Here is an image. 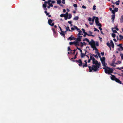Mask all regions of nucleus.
Returning <instances> with one entry per match:
<instances>
[{
	"instance_id": "nucleus-9",
	"label": "nucleus",
	"mask_w": 123,
	"mask_h": 123,
	"mask_svg": "<svg viewBox=\"0 0 123 123\" xmlns=\"http://www.w3.org/2000/svg\"><path fill=\"white\" fill-rule=\"evenodd\" d=\"M92 63L93 64H97L98 63V62L94 58H93V59L92 60Z\"/></svg>"
},
{
	"instance_id": "nucleus-46",
	"label": "nucleus",
	"mask_w": 123,
	"mask_h": 123,
	"mask_svg": "<svg viewBox=\"0 0 123 123\" xmlns=\"http://www.w3.org/2000/svg\"><path fill=\"white\" fill-rule=\"evenodd\" d=\"M74 26L75 28V29L77 30L78 31H79V30H80V29H78L77 26Z\"/></svg>"
},
{
	"instance_id": "nucleus-33",
	"label": "nucleus",
	"mask_w": 123,
	"mask_h": 123,
	"mask_svg": "<svg viewBox=\"0 0 123 123\" xmlns=\"http://www.w3.org/2000/svg\"><path fill=\"white\" fill-rule=\"evenodd\" d=\"M87 63H85L83 65V68H84V67H87Z\"/></svg>"
},
{
	"instance_id": "nucleus-17",
	"label": "nucleus",
	"mask_w": 123,
	"mask_h": 123,
	"mask_svg": "<svg viewBox=\"0 0 123 123\" xmlns=\"http://www.w3.org/2000/svg\"><path fill=\"white\" fill-rule=\"evenodd\" d=\"M118 50L119 51L123 50V47L122 46H120L118 49Z\"/></svg>"
},
{
	"instance_id": "nucleus-62",
	"label": "nucleus",
	"mask_w": 123,
	"mask_h": 123,
	"mask_svg": "<svg viewBox=\"0 0 123 123\" xmlns=\"http://www.w3.org/2000/svg\"><path fill=\"white\" fill-rule=\"evenodd\" d=\"M122 45V44H118L117 45V46H119V47H120V46H121Z\"/></svg>"
},
{
	"instance_id": "nucleus-31",
	"label": "nucleus",
	"mask_w": 123,
	"mask_h": 123,
	"mask_svg": "<svg viewBox=\"0 0 123 123\" xmlns=\"http://www.w3.org/2000/svg\"><path fill=\"white\" fill-rule=\"evenodd\" d=\"M111 36L113 37L114 38L116 37V34L114 33H113L112 34Z\"/></svg>"
},
{
	"instance_id": "nucleus-29",
	"label": "nucleus",
	"mask_w": 123,
	"mask_h": 123,
	"mask_svg": "<svg viewBox=\"0 0 123 123\" xmlns=\"http://www.w3.org/2000/svg\"><path fill=\"white\" fill-rule=\"evenodd\" d=\"M69 27H68V26L67 27H66V31H71L69 29Z\"/></svg>"
},
{
	"instance_id": "nucleus-48",
	"label": "nucleus",
	"mask_w": 123,
	"mask_h": 123,
	"mask_svg": "<svg viewBox=\"0 0 123 123\" xmlns=\"http://www.w3.org/2000/svg\"><path fill=\"white\" fill-rule=\"evenodd\" d=\"M112 31H113V32L114 33H117V31H116V30L113 29V30H112Z\"/></svg>"
},
{
	"instance_id": "nucleus-10",
	"label": "nucleus",
	"mask_w": 123,
	"mask_h": 123,
	"mask_svg": "<svg viewBox=\"0 0 123 123\" xmlns=\"http://www.w3.org/2000/svg\"><path fill=\"white\" fill-rule=\"evenodd\" d=\"M84 50L85 51V54L82 53V52L81 53V58H83L84 56L86 55V54L87 52V51L85 49Z\"/></svg>"
},
{
	"instance_id": "nucleus-27",
	"label": "nucleus",
	"mask_w": 123,
	"mask_h": 123,
	"mask_svg": "<svg viewBox=\"0 0 123 123\" xmlns=\"http://www.w3.org/2000/svg\"><path fill=\"white\" fill-rule=\"evenodd\" d=\"M65 32L64 31H63L62 32H61L60 33V34H61L63 36H65Z\"/></svg>"
},
{
	"instance_id": "nucleus-21",
	"label": "nucleus",
	"mask_w": 123,
	"mask_h": 123,
	"mask_svg": "<svg viewBox=\"0 0 123 123\" xmlns=\"http://www.w3.org/2000/svg\"><path fill=\"white\" fill-rule=\"evenodd\" d=\"M119 40H122L123 39V36L122 35H119Z\"/></svg>"
},
{
	"instance_id": "nucleus-13",
	"label": "nucleus",
	"mask_w": 123,
	"mask_h": 123,
	"mask_svg": "<svg viewBox=\"0 0 123 123\" xmlns=\"http://www.w3.org/2000/svg\"><path fill=\"white\" fill-rule=\"evenodd\" d=\"M115 81L116 82L119 83L120 84H121L122 83L121 81H120L118 78H117Z\"/></svg>"
},
{
	"instance_id": "nucleus-64",
	"label": "nucleus",
	"mask_w": 123,
	"mask_h": 123,
	"mask_svg": "<svg viewBox=\"0 0 123 123\" xmlns=\"http://www.w3.org/2000/svg\"><path fill=\"white\" fill-rule=\"evenodd\" d=\"M51 2H52V3L54 4V3H55V1L53 0V1H51Z\"/></svg>"
},
{
	"instance_id": "nucleus-58",
	"label": "nucleus",
	"mask_w": 123,
	"mask_h": 123,
	"mask_svg": "<svg viewBox=\"0 0 123 123\" xmlns=\"http://www.w3.org/2000/svg\"><path fill=\"white\" fill-rule=\"evenodd\" d=\"M59 28L60 29L61 32H63V31H62V30L61 27L60 26H59Z\"/></svg>"
},
{
	"instance_id": "nucleus-45",
	"label": "nucleus",
	"mask_w": 123,
	"mask_h": 123,
	"mask_svg": "<svg viewBox=\"0 0 123 123\" xmlns=\"http://www.w3.org/2000/svg\"><path fill=\"white\" fill-rule=\"evenodd\" d=\"M120 55L121 57V59H123V54H120Z\"/></svg>"
},
{
	"instance_id": "nucleus-55",
	"label": "nucleus",
	"mask_w": 123,
	"mask_h": 123,
	"mask_svg": "<svg viewBox=\"0 0 123 123\" xmlns=\"http://www.w3.org/2000/svg\"><path fill=\"white\" fill-rule=\"evenodd\" d=\"M68 51H72V50H71L70 47H68Z\"/></svg>"
},
{
	"instance_id": "nucleus-39",
	"label": "nucleus",
	"mask_w": 123,
	"mask_h": 123,
	"mask_svg": "<svg viewBox=\"0 0 123 123\" xmlns=\"http://www.w3.org/2000/svg\"><path fill=\"white\" fill-rule=\"evenodd\" d=\"M72 15L70 14H69V17H68V19H70L72 18Z\"/></svg>"
},
{
	"instance_id": "nucleus-37",
	"label": "nucleus",
	"mask_w": 123,
	"mask_h": 123,
	"mask_svg": "<svg viewBox=\"0 0 123 123\" xmlns=\"http://www.w3.org/2000/svg\"><path fill=\"white\" fill-rule=\"evenodd\" d=\"M44 13L46 14V15L47 16L49 14V13L48 12L46 11H44Z\"/></svg>"
},
{
	"instance_id": "nucleus-54",
	"label": "nucleus",
	"mask_w": 123,
	"mask_h": 123,
	"mask_svg": "<svg viewBox=\"0 0 123 123\" xmlns=\"http://www.w3.org/2000/svg\"><path fill=\"white\" fill-rule=\"evenodd\" d=\"M88 20L89 21L91 22L92 21V18H91L89 17V18Z\"/></svg>"
},
{
	"instance_id": "nucleus-23",
	"label": "nucleus",
	"mask_w": 123,
	"mask_h": 123,
	"mask_svg": "<svg viewBox=\"0 0 123 123\" xmlns=\"http://www.w3.org/2000/svg\"><path fill=\"white\" fill-rule=\"evenodd\" d=\"M105 57H103L102 58H100V60L101 62L105 61Z\"/></svg>"
},
{
	"instance_id": "nucleus-52",
	"label": "nucleus",
	"mask_w": 123,
	"mask_h": 123,
	"mask_svg": "<svg viewBox=\"0 0 123 123\" xmlns=\"http://www.w3.org/2000/svg\"><path fill=\"white\" fill-rule=\"evenodd\" d=\"M116 60V59L115 58L113 59L112 61V63H115Z\"/></svg>"
},
{
	"instance_id": "nucleus-44",
	"label": "nucleus",
	"mask_w": 123,
	"mask_h": 123,
	"mask_svg": "<svg viewBox=\"0 0 123 123\" xmlns=\"http://www.w3.org/2000/svg\"><path fill=\"white\" fill-rule=\"evenodd\" d=\"M111 12L113 14H115V10H112L111 11Z\"/></svg>"
},
{
	"instance_id": "nucleus-20",
	"label": "nucleus",
	"mask_w": 123,
	"mask_h": 123,
	"mask_svg": "<svg viewBox=\"0 0 123 123\" xmlns=\"http://www.w3.org/2000/svg\"><path fill=\"white\" fill-rule=\"evenodd\" d=\"M115 29H116L117 31L119 30V29L117 28V26H115L114 27L112 28V30H113V29L115 30Z\"/></svg>"
},
{
	"instance_id": "nucleus-49",
	"label": "nucleus",
	"mask_w": 123,
	"mask_h": 123,
	"mask_svg": "<svg viewBox=\"0 0 123 123\" xmlns=\"http://www.w3.org/2000/svg\"><path fill=\"white\" fill-rule=\"evenodd\" d=\"M74 42H70L69 43V44L70 45H72L73 44H74Z\"/></svg>"
},
{
	"instance_id": "nucleus-1",
	"label": "nucleus",
	"mask_w": 123,
	"mask_h": 123,
	"mask_svg": "<svg viewBox=\"0 0 123 123\" xmlns=\"http://www.w3.org/2000/svg\"><path fill=\"white\" fill-rule=\"evenodd\" d=\"M95 64V65H92V67H91L90 66H88L90 72H91L92 70H93L95 72L99 70L98 68L100 66V63L99 62L97 64Z\"/></svg>"
},
{
	"instance_id": "nucleus-5",
	"label": "nucleus",
	"mask_w": 123,
	"mask_h": 123,
	"mask_svg": "<svg viewBox=\"0 0 123 123\" xmlns=\"http://www.w3.org/2000/svg\"><path fill=\"white\" fill-rule=\"evenodd\" d=\"M54 21V20H51V19H48V23L49 24L50 26H53L54 25V22H53L52 24H51L52 22H53Z\"/></svg>"
},
{
	"instance_id": "nucleus-36",
	"label": "nucleus",
	"mask_w": 123,
	"mask_h": 123,
	"mask_svg": "<svg viewBox=\"0 0 123 123\" xmlns=\"http://www.w3.org/2000/svg\"><path fill=\"white\" fill-rule=\"evenodd\" d=\"M68 40H70L71 41L72 40H74V39L73 38L71 37H69L68 39Z\"/></svg>"
},
{
	"instance_id": "nucleus-34",
	"label": "nucleus",
	"mask_w": 123,
	"mask_h": 123,
	"mask_svg": "<svg viewBox=\"0 0 123 123\" xmlns=\"http://www.w3.org/2000/svg\"><path fill=\"white\" fill-rule=\"evenodd\" d=\"M120 1L119 0H118V1L116 2L115 3L117 5H118L119 4V2Z\"/></svg>"
},
{
	"instance_id": "nucleus-30",
	"label": "nucleus",
	"mask_w": 123,
	"mask_h": 123,
	"mask_svg": "<svg viewBox=\"0 0 123 123\" xmlns=\"http://www.w3.org/2000/svg\"><path fill=\"white\" fill-rule=\"evenodd\" d=\"M56 1L58 4H60L61 3V0H56Z\"/></svg>"
},
{
	"instance_id": "nucleus-47",
	"label": "nucleus",
	"mask_w": 123,
	"mask_h": 123,
	"mask_svg": "<svg viewBox=\"0 0 123 123\" xmlns=\"http://www.w3.org/2000/svg\"><path fill=\"white\" fill-rule=\"evenodd\" d=\"M64 19L65 20H67V19L68 18V17L67 16H65L64 17Z\"/></svg>"
},
{
	"instance_id": "nucleus-40",
	"label": "nucleus",
	"mask_w": 123,
	"mask_h": 123,
	"mask_svg": "<svg viewBox=\"0 0 123 123\" xmlns=\"http://www.w3.org/2000/svg\"><path fill=\"white\" fill-rule=\"evenodd\" d=\"M65 14H62L60 15V16L61 17H64L65 16Z\"/></svg>"
},
{
	"instance_id": "nucleus-43",
	"label": "nucleus",
	"mask_w": 123,
	"mask_h": 123,
	"mask_svg": "<svg viewBox=\"0 0 123 123\" xmlns=\"http://www.w3.org/2000/svg\"><path fill=\"white\" fill-rule=\"evenodd\" d=\"M43 8H46V4H43Z\"/></svg>"
},
{
	"instance_id": "nucleus-42",
	"label": "nucleus",
	"mask_w": 123,
	"mask_h": 123,
	"mask_svg": "<svg viewBox=\"0 0 123 123\" xmlns=\"http://www.w3.org/2000/svg\"><path fill=\"white\" fill-rule=\"evenodd\" d=\"M114 10L115 11V12H117L118 11V9L116 7L115 8Z\"/></svg>"
},
{
	"instance_id": "nucleus-3",
	"label": "nucleus",
	"mask_w": 123,
	"mask_h": 123,
	"mask_svg": "<svg viewBox=\"0 0 123 123\" xmlns=\"http://www.w3.org/2000/svg\"><path fill=\"white\" fill-rule=\"evenodd\" d=\"M90 45L92 48L94 49L96 51H98V49L96 47V44L94 41L92 42V43Z\"/></svg>"
},
{
	"instance_id": "nucleus-11",
	"label": "nucleus",
	"mask_w": 123,
	"mask_h": 123,
	"mask_svg": "<svg viewBox=\"0 0 123 123\" xmlns=\"http://www.w3.org/2000/svg\"><path fill=\"white\" fill-rule=\"evenodd\" d=\"M78 63H79L78 65L79 66L81 67L83 65V63L81 59H79V61Z\"/></svg>"
},
{
	"instance_id": "nucleus-2",
	"label": "nucleus",
	"mask_w": 123,
	"mask_h": 123,
	"mask_svg": "<svg viewBox=\"0 0 123 123\" xmlns=\"http://www.w3.org/2000/svg\"><path fill=\"white\" fill-rule=\"evenodd\" d=\"M105 69V73L107 74H111L113 72V70L112 68H111L108 67H106V68H103Z\"/></svg>"
},
{
	"instance_id": "nucleus-18",
	"label": "nucleus",
	"mask_w": 123,
	"mask_h": 123,
	"mask_svg": "<svg viewBox=\"0 0 123 123\" xmlns=\"http://www.w3.org/2000/svg\"><path fill=\"white\" fill-rule=\"evenodd\" d=\"M81 38L79 37L77 38H76V39H74V40L80 42V41L81 40Z\"/></svg>"
},
{
	"instance_id": "nucleus-7",
	"label": "nucleus",
	"mask_w": 123,
	"mask_h": 123,
	"mask_svg": "<svg viewBox=\"0 0 123 123\" xmlns=\"http://www.w3.org/2000/svg\"><path fill=\"white\" fill-rule=\"evenodd\" d=\"M95 23L96 24V25L98 26V25L99 24H100V23H99V22L98 21V18L97 17H96V18L95 19Z\"/></svg>"
},
{
	"instance_id": "nucleus-14",
	"label": "nucleus",
	"mask_w": 123,
	"mask_h": 123,
	"mask_svg": "<svg viewBox=\"0 0 123 123\" xmlns=\"http://www.w3.org/2000/svg\"><path fill=\"white\" fill-rule=\"evenodd\" d=\"M115 14H113L111 15V19H112V21L113 22H114V19L115 17Z\"/></svg>"
},
{
	"instance_id": "nucleus-60",
	"label": "nucleus",
	"mask_w": 123,
	"mask_h": 123,
	"mask_svg": "<svg viewBox=\"0 0 123 123\" xmlns=\"http://www.w3.org/2000/svg\"><path fill=\"white\" fill-rule=\"evenodd\" d=\"M94 56H93L95 58H98V56L97 55H94Z\"/></svg>"
},
{
	"instance_id": "nucleus-4",
	"label": "nucleus",
	"mask_w": 123,
	"mask_h": 123,
	"mask_svg": "<svg viewBox=\"0 0 123 123\" xmlns=\"http://www.w3.org/2000/svg\"><path fill=\"white\" fill-rule=\"evenodd\" d=\"M83 41H86L87 42H88L89 43V44L90 45H91V44H92V42L94 41L93 39H92L91 40V41L90 42L89 40L87 38H86L85 39H83Z\"/></svg>"
},
{
	"instance_id": "nucleus-15",
	"label": "nucleus",
	"mask_w": 123,
	"mask_h": 123,
	"mask_svg": "<svg viewBox=\"0 0 123 123\" xmlns=\"http://www.w3.org/2000/svg\"><path fill=\"white\" fill-rule=\"evenodd\" d=\"M78 31L79 32L78 34V35H82L83 34L81 30Z\"/></svg>"
},
{
	"instance_id": "nucleus-50",
	"label": "nucleus",
	"mask_w": 123,
	"mask_h": 123,
	"mask_svg": "<svg viewBox=\"0 0 123 123\" xmlns=\"http://www.w3.org/2000/svg\"><path fill=\"white\" fill-rule=\"evenodd\" d=\"M49 6H50L51 7H53V4L52 3H49L48 4Z\"/></svg>"
},
{
	"instance_id": "nucleus-8",
	"label": "nucleus",
	"mask_w": 123,
	"mask_h": 123,
	"mask_svg": "<svg viewBox=\"0 0 123 123\" xmlns=\"http://www.w3.org/2000/svg\"><path fill=\"white\" fill-rule=\"evenodd\" d=\"M111 79L112 80L115 81L117 78L115 76L111 74Z\"/></svg>"
},
{
	"instance_id": "nucleus-19",
	"label": "nucleus",
	"mask_w": 123,
	"mask_h": 123,
	"mask_svg": "<svg viewBox=\"0 0 123 123\" xmlns=\"http://www.w3.org/2000/svg\"><path fill=\"white\" fill-rule=\"evenodd\" d=\"M102 63L103 66L105 67L107 65V64L105 62V61L101 62Z\"/></svg>"
},
{
	"instance_id": "nucleus-32",
	"label": "nucleus",
	"mask_w": 123,
	"mask_h": 123,
	"mask_svg": "<svg viewBox=\"0 0 123 123\" xmlns=\"http://www.w3.org/2000/svg\"><path fill=\"white\" fill-rule=\"evenodd\" d=\"M84 34L83 35V36L84 37H85L86 35H87L88 36V35H89V34H88L87 33V32H85V33H84Z\"/></svg>"
},
{
	"instance_id": "nucleus-51",
	"label": "nucleus",
	"mask_w": 123,
	"mask_h": 123,
	"mask_svg": "<svg viewBox=\"0 0 123 123\" xmlns=\"http://www.w3.org/2000/svg\"><path fill=\"white\" fill-rule=\"evenodd\" d=\"M73 6L75 8H76L77 7V5L76 4H74Z\"/></svg>"
},
{
	"instance_id": "nucleus-16",
	"label": "nucleus",
	"mask_w": 123,
	"mask_h": 123,
	"mask_svg": "<svg viewBox=\"0 0 123 123\" xmlns=\"http://www.w3.org/2000/svg\"><path fill=\"white\" fill-rule=\"evenodd\" d=\"M98 26H99L98 27V29L100 30L101 31L102 30V28H101V27L102 26V25L101 24H99L98 25Z\"/></svg>"
},
{
	"instance_id": "nucleus-61",
	"label": "nucleus",
	"mask_w": 123,
	"mask_h": 123,
	"mask_svg": "<svg viewBox=\"0 0 123 123\" xmlns=\"http://www.w3.org/2000/svg\"><path fill=\"white\" fill-rule=\"evenodd\" d=\"M51 0H49L48 1V4L50 3V2H51Z\"/></svg>"
},
{
	"instance_id": "nucleus-26",
	"label": "nucleus",
	"mask_w": 123,
	"mask_h": 123,
	"mask_svg": "<svg viewBox=\"0 0 123 123\" xmlns=\"http://www.w3.org/2000/svg\"><path fill=\"white\" fill-rule=\"evenodd\" d=\"M84 43L82 42H80V47H82L83 46Z\"/></svg>"
},
{
	"instance_id": "nucleus-35",
	"label": "nucleus",
	"mask_w": 123,
	"mask_h": 123,
	"mask_svg": "<svg viewBox=\"0 0 123 123\" xmlns=\"http://www.w3.org/2000/svg\"><path fill=\"white\" fill-rule=\"evenodd\" d=\"M97 55H98L99 57V58H101V56L100 55V53L99 52H97Z\"/></svg>"
},
{
	"instance_id": "nucleus-25",
	"label": "nucleus",
	"mask_w": 123,
	"mask_h": 123,
	"mask_svg": "<svg viewBox=\"0 0 123 123\" xmlns=\"http://www.w3.org/2000/svg\"><path fill=\"white\" fill-rule=\"evenodd\" d=\"M89 54L90 55V60H92L93 59V58L94 57H93V56H92V54L91 53H90Z\"/></svg>"
},
{
	"instance_id": "nucleus-6",
	"label": "nucleus",
	"mask_w": 123,
	"mask_h": 123,
	"mask_svg": "<svg viewBox=\"0 0 123 123\" xmlns=\"http://www.w3.org/2000/svg\"><path fill=\"white\" fill-rule=\"evenodd\" d=\"M74 45L76 46H80V42L78 41H74Z\"/></svg>"
},
{
	"instance_id": "nucleus-57",
	"label": "nucleus",
	"mask_w": 123,
	"mask_h": 123,
	"mask_svg": "<svg viewBox=\"0 0 123 123\" xmlns=\"http://www.w3.org/2000/svg\"><path fill=\"white\" fill-rule=\"evenodd\" d=\"M70 37H71L73 38H74V39H76V38H75L72 35H71Z\"/></svg>"
},
{
	"instance_id": "nucleus-24",
	"label": "nucleus",
	"mask_w": 123,
	"mask_h": 123,
	"mask_svg": "<svg viewBox=\"0 0 123 123\" xmlns=\"http://www.w3.org/2000/svg\"><path fill=\"white\" fill-rule=\"evenodd\" d=\"M120 22L122 23L123 22V15L121 16L120 19Z\"/></svg>"
},
{
	"instance_id": "nucleus-41",
	"label": "nucleus",
	"mask_w": 123,
	"mask_h": 123,
	"mask_svg": "<svg viewBox=\"0 0 123 123\" xmlns=\"http://www.w3.org/2000/svg\"><path fill=\"white\" fill-rule=\"evenodd\" d=\"M114 63H112L111 64V65L112 66L115 67L116 66L114 64Z\"/></svg>"
},
{
	"instance_id": "nucleus-56",
	"label": "nucleus",
	"mask_w": 123,
	"mask_h": 123,
	"mask_svg": "<svg viewBox=\"0 0 123 123\" xmlns=\"http://www.w3.org/2000/svg\"><path fill=\"white\" fill-rule=\"evenodd\" d=\"M83 31V32H83V33H85V32H85V30L84 29H81Z\"/></svg>"
},
{
	"instance_id": "nucleus-59",
	"label": "nucleus",
	"mask_w": 123,
	"mask_h": 123,
	"mask_svg": "<svg viewBox=\"0 0 123 123\" xmlns=\"http://www.w3.org/2000/svg\"><path fill=\"white\" fill-rule=\"evenodd\" d=\"M82 7L83 8H84V9H86V6H84V5H83L82 6Z\"/></svg>"
},
{
	"instance_id": "nucleus-63",
	"label": "nucleus",
	"mask_w": 123,
	"mask_h": 123,
	"mask_svg": "<svg viewBox=\"0 0 123 123\" xmlns=\"http://www.w3.org/2000/svg\"><path fill=\"white\" fill-rule=\"evenodd\" d=\"M104 52L101 53V54L102 56H103L104 55Z\"/></svg>"
},
{
	"instance_id": "nucleus-38",
	"label": "nucleus",
	"mask_w": 123,
	"mask_h": 123,
	"mask_svg": "<svg viewBox=\"0 0 123 123\" xmlns=\"http://www.w3.org/2000/svg\"><path fill=\"white\" fill-rule=\"evenodd\" d=\"M94 31H97L98 32L99 31V30H98L97 29V28H94Z\"/></svg>"
},
{
	"instance_id": "nucleus-12",
	"label": "nucleus",
	"mask_w": 123,
	"mask_h": 123,
	"mask_svg": "<svg viewBox=\"0 0 123 123\" xmlns=\"http://www.w3.org/2000/svg\"><path fill=\"white\" fill-rule=\"evenodd\" d=\"M110 43V44L111 45V46L112 48H114V45L113 42L111 40L110 43Z\"/></svg>"
},
{
	"instance_id": "nucleus-22",
	"label": "nucleus",
	"mask_w": 123,
	"mask_h": 123,
	"mask_svg": "<svg viewBox=\"0 0 123 123\" xmlns=\"http://www.w3.org/2000/svg\"><path fill=\"white\" fill-rule=\"evenodd\" d=\"M106 45H107L110 48V50H111V45L110 44V43H109V42H108L107 43H106Z\"/></svg>"
},
{
	"instance_id": "nucleus-53",
	"label": "nucleus",
	"mask_w": 123,
	"mask_h": 123,
	"mask_svg": "<svg viewBox=\"0 0 123 123\" xmlns=\"http://www.w3.org/2000/svg\"><path fill=\"white\" fill-rule=\"evenodd\" d=\"M96 6L95 5H94L93 6V9L94 10H96Z\"/></svg>"
},
{
	"instance_id": "nucleus-28",
	"label": "nucleus",
	"mask_w": 123,
	"mask_h": 123,
	"mask_svg": "<svg viewBox=\"0 0 123 123\" xmlns=\"http://www.w3.org/2000/svg\"><path fill=\"white\" fill-rule=\"evenodd\" d=\"M79 19V17L78 16L75 17L73 19L74 20H77Z\"/></svg>"
}]
</instances>
